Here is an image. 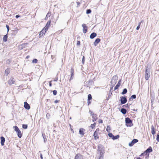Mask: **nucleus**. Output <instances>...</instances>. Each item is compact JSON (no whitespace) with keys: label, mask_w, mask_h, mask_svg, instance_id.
Wrapping results in <instances>:
<instances>
[{"label":"nucleus","mask_w":159,"mask_h":159,"mask_svg":"<svg viewBox=\"0 0 159 159\" xmlns=\"http://www.w3.org/2000/svg\"><path fill=\"white\" fill-rule=\"evenodd\" d=\"M49 85L50 87H51L52 86V83H51V82H50L49 83Z\"/></svg>","instance_id":"nucleus-59"},{"label":"nucleus","mask_w":159,"mask_h":159,"mask_svg":"<svg viewBox=\"0 0 159 159\" xmlns=\"http://www.w3.org/2000/svg\"><path fill=\"white\" fill-rule=\"evenodd\" d=\"M103 146L101 144H100L98 146V153H99L100 155H103Z\"/></svg>","instance_id":"nucleus-3"},{"label":"nucleus","mask_w":159,"mask_h":159,"mask_svg":"<svg viewBox=\"0 0 159 159\" xmlns=\"http://www.w3.org/2000/svg\"><path fill=\"white\" fill-rule=\"evenodd\" d=\"M121 81V80H120L118 82V83L117 84H120V82Z\"/></svg>","instance_id":"nucleus-57"},{"label":"nucleus","mask_w":159,"mask_h":159,"mask_svg":"<svg viewBox=\"0 0 159 159\" xmlns=\"http://www.w3.org/2000/svg\"><path fill=\"white\" fill-rule=\"evenodd\" d=\"M97 34L93 32L90 35V38L91 39H93L95 37H96L97 36Z\"/></svg>","instance_id":"nucleus-19"},{"label":"nucleus","mask_w":159,"mask_h":159,"mask_svg":"<svg viewBox=\"0 0 159 159\" xmlns=\"http://www.w3.org/2000/svg\"><path fill=\"white\" fill-rule=\"evenodd\" d=\"M91 103V102L90 100H88V104L89 105Z\"/></svg>","instance_id":"nucleus-53"},{"label":"nucleus","mask_w":159,"mask_h":159,"mask_svg":"<svg viewBox=\"0 0 159 159\" xmlns=\"http://www.w3.org/2000/svg\"><path fill=\"white\" fill-rule=\"evenodd\" d=\"M10 73V70L9 69H7L5 71V74L7 76Z\"/></svg>","instance_id":"nucleus-26"},{"label":"nucleus","mask_w":159,"mask_h":159,"mask_svg":"<svg viewBox=\"0 0 159 159\" xmlns=\"http://www.w3.org/2000/svg\"><path fill=\"white\" fill-rule=\"evenodd\" d=\"M2 42V38L1 36L0 35V44Z\"/></svg>","instance_id":"nucleus-52"},{"label":"nucleus","mask_w":159,"mask_h":159,"mask_svg":"<svg viewBox=\"0 0 159 159\" xmlns=\"http://www.w3.org/2000/svg\"><path fill=\"white\" fill-rule=\"evenodd\" d=\"M123 107H128V108H129V106L128 105V104L124 105Z\"/></svg>","instance_id":"nucleus-45"},{"label":"nucleus","mask_w":159,"mask_h":159,"mask_svg":"<svg viewBox=\"0 0 159 159\" xmlns=\"http://www.w3.org/2000/svg\"><path fill=\"white\" fill-rule=\"evenodd\" d=\"M40 157L41 159H43V156L42 153H41L40 154Z\"/></svg>","instance_id":"nucleus-54"},{"label":"nucleus","mask_w":159,"mask_h":159,"mask_svg":"<svg viewBox=\"0 0 159 159\" xmlns=\"http://www.w3.org/2000/svg\"><path fill=\"white\" fill-rule=\"evenodd\" d=\"M100 129L99 128H97L96 129V131L94 132H97V133H98L99 134H100V133H99V131H100Z\"/></svg>","instance_id":"nucleus-39"},{"label":"nucleus","mask_w":159,"mask_h":159,"mask_svg":"<svg viewBox=\"0 0 159 159\" xmlns=\"http://www.w3.org/2000/svg\"><path fill=\"white\" fill-rule=\"evenodd\" d=\"M58 80V78H56L54 80V81H57Z\"/></svg>","instance_id":"nucleus-58"},{"label":"nucleus","mask_w":159,"mask_h":159,"mask_svg":"<svg viewBox=\"0 0 159 159\" xmlns=\"http://www.w3.org/2000/svg\"><path fill=\"white\" fill-rule=\"evenodd\" d=\"M28 43H24V44H22L20 46L21 47H23L22 48H23L26 45H27Z\"/></svg>","instance_id":"nucleus-38"},{"label":"nucleus","mask_w":159,"mask_h":159,"mask_svg":"<svg viewBox=\"0 0 159 159\" xmlns=\"http://www.w3.org/2000/svg\"><path fill=\"white\" fill-rule=\"evenodd\" d=\"M1 139V145L2 146H3L4 145V143L5 142V138L3 137L2 136L0 138Z\"/></svg>","instance_id":"nucleus-18"},{"label":"nucleus","mask_w":159,"mask_h":159,"mask_svg":"<svg viewBox=\"0 0 159 159\" xmlns=\"http://www.w3.org/2000/svg\"><path fill=\"white\" fill-rule=\"evenodd\" d=\"M58 100H56L54 101V102L55 103H57L58 102Z\"/></svg>","instance_id":"nucleus-55"},{"label":"nucleus","mask_w":159,"mask_h":159,"mask_svg":"<svg viewBox=\"0 0 159 159\" xmlns=\"http://www.w3.org/2000/svg\"><path fill=\"white\" fill-rule=\"evenodd\" d=\"M51 21L50 20H49L47 23V24L45 26L44 28V29H45L46 30H48V27H49L50 25V24L51 23Z\"/></svg>","instance_id":"nucleus-16"},{"label":"nucleus","mask_w":159,"mask_h":159,"mask_svg":"<svg viewBox=\"0 0 159 159\" xmlns=\"http://www.w3.org/2000/svg\"><path fill=\"white\" fill-rule=\"evenodd\" d=\"M19 138H21L22 137V134L20 130L16 132Z\"/></svg>","instance_id":"nucleus-23"},{"label":"nucleus","mask_w":159,"mask_h":159,"mask_svg":"<svg viewBox=\"0 0 159 159\" xmlns=\"http://www.w3.org/2000/svg\"><path fill=\"white\" fill-rule=\"evenodd\" d=\"M38 61V60L36 59H34L32 61L33 63H37Z\"/></svg>","instance_id":"nucleus-35"},{"label":"nucleus","mask_w":159,"mask_h":159,"mask_svg":"<svg viewBox=\"0 0 159 159\" xmlns=\"http://www.w3.org/2000/svg\"><path fill=\"white\" fill-rule=\"evenodd\" d=\"M82 26L83 28V33L85 34L86 33L88 27L85 24H83L82 25Z\"/></svg>","instance_id":"nucleus-7"},{"label":"nucleus","mask_w":159,"mask_h":159,"mask_svg":"<svg viewBox=\"0 0 159 159\" xmlns=\"http://www.w3.org/2000/svg\"><path fill=\"white\" fill-rule=\"evenodd\" d=\"M28 43H24V44H22L20 46L21 47H23L22 48H23L26 45H27Z\"/></svg>","instance_id":"nucleus-37"},{"label":"nucleus","mask_w":159,"mask_h":159,"mask_svg":"<svg viewBox=\"0 0 159 159\" xmlns=\"http://www.w3.org/2000/svg\"><path fill=\"white\" fill-rule=\"evenodd\" d=\"M120 111L123 114H125L126 113L127 111L125 109L122 108L121 109Z\"/></svg>","instance_id":"nucleus-24"},{"label":"nucleus","mask_w":159,"mask_h":159,"mask_svg":"<svg viewBox=\"0 0 159 159\" xmlns=\"http://www.w3.org/2000/svg\"><path fill=\"white\" fill-rule=\"evenodd\" d=\"M125 123L126 124H131L132 121L129 118L127 117L125 118Z\"/></svg>","instance_id":"nucleus-11"},{"label":"nucleus","mask_w":159,"mask_h":159,"mask_svg":"<svg viewBox=\"0 0 159 159\" xmlns=\"http://www.w3.org/2000/svg\"><path fill=\"white\" fill-rule=\"evenodd\" d=\"M92 99V96L90 94H89L88 95V100H90Z\"/></svg>","instance_id":"nucleus-32"},{"label":"nucleus","mask_w":159,"mask_h":159,"mask_svg":"<svg viewBox=\"0 0 159 159\" xmlns=\"http://www.w3.org/2000/svg\"><path fill=\"white\" fill-rule=\"evenodd\" d=\"M118 76L116 75L114 76L112 78L111 80V86L113 87L115 85L117 80Z\"/></svg>","instance_id":"nucleus-2"},{"label":"nucleus","mask_w":159,"mask_h":159,"mask_svg":"<svg viewBox=\"0 0 159 159\" xmlns=\"http://www.w3.org/2000/svg\"><path fill=\"white\" fill-rule=\"evenodd\" d=\"M7 37L8 36L7 34H6L4 36L3 38V42H6L7 41Z\"/></svg>","instance_id":"nucleus-25"},{"label":"nucleus","mask_w":159,"mask_h":159,"mask_svg":"<svg viewBox=\"0 0 159 159\" xmlns=\"http://www.w3.org/2000/svg\"><path fill=\"white\" fill-rule=\"evenodd\" d=\"M6 27L7 30V31L8 32L9 30V27L8 25H6Z\"/></svg>","instance_id":"nucleus-47"},{"label":"nucleus","mask_w":159,"mask_h":159,"mask_svg":"<svg viewBox=\"0 0 159 159\" xmlns=\"http://www.w3.org/2000/svg\"><path fill=\"white\" fill-rule=\"evenodd\" d=\"M70 73H71V77H70V80H71L73 79L72 76L74 75V70L72 68L71 69Z\"/></svg>","instance_id":"nucleus-21"},{"label":"nucleus","mask_w":159,"mask_h":159,"mask_svg":"<svg viewBox=\"0 0 159 159\" xmlns=\"http://www.w3.org/2000/svg\"><path fill=\"white\" fill-rule=\"evenodd\" d=\"M20 17V16L19 15H17L16 16V18H19Z\"/></svg>","instance_id":"nucleus-56"},{"label":"nucleus","mask_w":159,"mask_h":159,"mask_svg":"<svg viewBox=\"0 0 159 159\" xmlns=\"http://www.w3.org/2000/svg\"><path fill=\"white\" fill-rule=\"evenodd\" d=\"M7 63H10V61H9V60H7Z\"/></svg>","instance_id":"nucleus-60"},{"label":"nucleus","mask_w":159,"mask_h":159,"mask_svg":"<svg viewBox=\"0 0 159 159\" xmlns=\"http://www.w3.org/2000/svg\"><path fill=\"white\" fill-rule=\"evenodd\" d=\"M127 92V89L126 88H125L123 89V91L122 92L121 94H125Z\"/></svg>","instance_id":"nucleus-27"},{"label":"nucleus","mask_w":159,"mask_h":159,"mask_svg":"<svg viewBox=\"0 0 159 159\" xmlns=\"http://www.w3.org/2000/svg\"><path fill=\"white\" fill-rule=\"evenodd\" d=\"M109 136L113 140H115L118 139L119 137V135H117L115 136L113 135L112 133H110L108 134Z\"/></svg>","instance_id":"nucleus-5"},{"label":"nucleus","mask_w":159,"mask_h":159,"mask_svg":"<svg viewBox=\"0 0 159 159\" xmlns=\"http://www.w3.org/2000/svg\"><path fill=\"white\" fill-rule=\"evenodd\" d=\"M93 125H94V126H95V125H96V123L95 122H94L93 124Z\"/></svg>","instance_id":"nucleus-64"},{"label":"nucleus","mask_w":159,"mask_h":159,"mask_svg":"<svg viewBox=\"0 0 159 159\" xmlns=\"http://www.w3.org/2000/svg\"><path fill=\"white\" fill-rule=\"evenodd\" d=\"M92 112H91V114L92 115V121L93 122L95 121L98 119L97 115L94 113L92 114Z\"/></svg>","instance_id":"nucleus-10"},{"label":"nucleus","mask_w":159,"mask_h":159,"mask_svg":"<svg viewBox=\"0 0 159 159\" xmlns=\"http://www.w3.org/2000/svg\"><path fill=\"white\" fill-rule=\"evenodd\" d=\"M15 80L13 78H11L8 81V83L9 85H11L14 83Z\"/></svg>","instance_id":"nucleus-8"},{"label":"nucleus","mask_w":159,"mask_h":159,"mask_svg":"<svg viewBox=\"0 0 159 159\" xmlns=\"http://www.w3.org/2000/svg\"><path fill=\"white\" fill-rule=\"evenodd\" d=\"M46 116L47 118H49V117L50 116V115L49 113H47L46 115Z\"/></svg>","instance_id":"nucleus-50"},{"label":"nucleus","mask_w":159,"mask_h":159,"mask_svg":"<svg viewBox=\"0 0 159 159\" xmlns=\"http://www.w3.org/2000/svg\"><path fill=\"white\" fill-rule=\"evenodd\" d=\"M13 128L14 129V130L16 132L20 130L19 129L17 126H13Z\"/></svg>","instance_id":"nucleus-30"},{"label":"nucleus","mask_w":159,"mask_h":159,"mask_svg":"<svg viewBox=\"0 0 159 159\" xmlns=\"http://www.w3.org/2000/svg\"><path fill=\"white\" fill-rule=\"evenodd\" d=\"M54 95H56L57 94V91L56 90H54L52 91Z\"/></svg>","instance_id":"nucleus-36"},{"label":"nucleus","mask_w":159,"mask_h":159,"mask_svg":"<svg viewBox=\"0 0 159 159\" xmlns=\"http://www.w3.org/2000/svg\"><path fill=\"white\" fill-rule=\"evenodd\" d=\"M85 61V58L83 56L82 58V62L83 63V64H84V62Z\"/></svg>","instance_id":"nucleus-44"},{"label":"nucleus","mask_w":159,"mask_h":159,"mask_svg":"<svg viewBox=\"0 0 159 159\" xmlns=\"http://www.w3.org/2000/svg\"><path fill=\"white\" fill-rule=\"evenodd\" d=\"M152 151V148L151 147H150L144 152V153H146V154H147L148 153L151 152Z\"/></svg>","instance_id":"nucleus-15"},{"label":"nucleus","mask_w":159,"mask_h":159,"mask_svg":"<svg viewBox=\"0 0 159 159\" xmlns=\"http://www.w3.org/2000/svg\"><path fill=\"white\" fill-rule=\"evenodd\" d=\"M80 41H77V45L78 46V45H80Z\"/></svg>","instance_id":"nucleus-49"},{"label":"nucleus","mask_w":159,"mask_h":159,"mask_svg":"<svg viewBox=\"0 0 159 159\" xmlns=\"http://www.w3.org/2000/svg\"><path fill=\"white\" fill-rule=\"evenodd\" d=\"M111 130V128L110 126L107 125L106 129L107 131L108 132H110Z\"/></svg>","instance_id":"nucleus-31"},{"label":"nucleus","mask_w":159,"mask_h":159,"mask_svg":"<svg viewBox=\"0 0 159 159\" xmlns=\"http://www.w3.org/2000/svg\"><path fill=\"white\" fill-rule=\"evenodd\" d=\"M141 24V22H140L138 25L137 26L136 28V30H138L139 29L140 27V25Z\"/></svg>","instance_id":"nucleus-41"},{"label":"nucleus","mask_w":159,"mask_h":159,"mask_svg":"<svg viewBox=\"0 0 159 159\" xmlns=\"http://www.w3.org/2000/svg\"><path fill=\"white\" fill-rule=\"evenodd\" d=\"M97 159H103V156L102 155H100V156Z\"/></svg>","instance_id":"nucleus-40"},{"label":"nucleus","mask_w":159,"mask_h":159,"mask_svg":"<svg viewBox=\"0 0 159 159\" xmlns=\"http://www.w3.org/2000/svg\"><path fill=\"white\" fill-rule=\"evenodd\" d=\"M77 6H79L80 4V3L79 2H77Z\"/></svg>","instance_id":"nucleus-61"},{"label":"nucleus","mask_w":159,"mask_h":159,"mask_svg":"<svg viewBox=\"0 0 159 159\" xmlns=\"http://www.w3.org/2000/svg\"><path fill=\"white\" fill-rule=\"evenodd\" d=\"M111 87H112L110 89V92H111V90H112V88H113V87H112V86H111Z\"/></svg>","instance_id":"nucleus-62"},{"label":"nucleus","mask_w":159,"mask_h":159,"mask_svg":"<svg viewBox=\"0 0 159 159\" xmlns=\"http://www.w3.org/2000/svg\"><path fill=\"white\" fill-rule=\"evenodd\" d=\"M50 13H49V12H48V13H47V15H46V18L47 17L50 16Z\"/></svg>","instance_id":"nucleus-51"},{"label":"nucleus","mask_w":159,"mask_h":159,"mask_svg":"<svg viewBox=\"0 0 159 159\" xmlns=\"http://www.w3.org/2000/svg\"><path fill=\"white\" fill-rule=\"evenodd\" d=\"M47 31V30H46L43 28L40 32L39 34V37L43 36L45 34Z\"/></svg>","instance_id":"nucleus-9"},{"label":"nucleus","mask_w":159,"mask_h":159,"mask_svg":"<svg viewBox=\"0 0 159 159\" xmlns=\"http://www.w3.org/2000/svg\"><path fill=\"white\" fill-rule=\"evenodd\" d=\"M120 85V84H117L114 88V90H115L117 89Z\"/></svg>","instance_id":"nucleus-29"},{"label":"nucleus","mask_w":159,"mask_h":159,"mask_svg":"<svg viewBox=\"0 0 159 159\" xmlns=\"http://www.w3.org/2000/svg\"><path fill=\"white\" fill-rule=\"evenodd\" d=\"M99 123H102V120L101 119H100L98 120Z\"/></svg>","instance_id":"nucleus-48"},{"label":"nucleus","mask_w":159,"mask_h":159,"mask_svg":"<svg viewBox=\"0 0 159 159\" xmlns=\"http://www.w3.org/2000/svg\"><path fill=\"white\" fill-rule=\"evenodd\" d=\"M157 142H159V134H158L157 135Z\"/></svg>","instance_id":"nucleus-42"},{"label":"nucleus","mask_w":159,"mask_h":159,"mask_svg":"<svg viewBox=\"0 0 159 159\" xmlns=\"http://www.w3.org/2000/svg\"><path fill=\"white\" fill-rule=\"evenodd\" d=\"M28 127V125H27L23 124L22 125V128L24 129H27Z\"/></svg>","instance_id":"nucleus-33"},{"label":"nucleus","mask_w":159,"mask_h":159,"mask_svg":"<svg viewBox=\"0 0 159 159\" xmlns=\"http://www.w3.org/2000/svg\"><path fill=\"white\" fill-rule=\"evenodd\" d=\"M91 10L90 9H87L86 10V13L87 14H89L91 13Z\"/></svg>","instance_id":"nucleus-34"},{"label":"nucleus","mask_w":159,"mask_h":159,"mask_svg":"<svg viewBox=\"0 0 159 159\" xmlns=\"http://www.w3.org/2000/svg\"><path fill=\"white\" fill-rule=\"evenodd\" d=\"M75 159H83V156L80 154L78 153L75 156Z\"/></svg>","instance_id":"nucleus-13"},{"label":"nucleus","mask_w":159,"mask_h":159,"mask_svg":"<svg viewBox=\"0 0 159 159\" xmlns=\"http://www.w3.org/2000/svg\"><path fill=\"white\" fill-rule=\"evenodd\" d=\"M152 129L151 133L152 134L154 135L155 134V129L154 128L153 125H152L151 127Z\"/></svg>","instance_id":"nucleus-22"},{"label":"nucleus","mask_w":159,"mask_h":159,"mask_svg":"<svg viewBox=\"0 0 159 159\" xmlns=\"http://www.w3.org/2000/svg\"><path fill=\"white\" fill-rule=\"evenodd\" d=\"M24 107L27 110H29L30 108V105L26 102H24Z\"/></svg>","instance_id":"nucleus-12"},{"label":"nucleus","mask_w":159,"mask_h":159,"mask_svg":"<svg viewBox=\"0 0 159 159\" xmlns=\"http://www.w3.org/2000/svg\"><path fill=\"white\" fill-rule=\"evenodd\" d=\"M100 39L99 38L95 40L93 44L94 46H96L97 44L98 43L100 42Z\"/></svg>","instance_id":"nucleus-17"},{"label":"nucleus","mask_w":159,"mask_h":159,"mask_svg":"<svg viewBox=\"0 0 159 159\" xmlns=\"http://www.w3.org/2000/svg\"><path fill=\"white\" fill-rule=\"evenodd\" d=\"M42 135L43 136V139H44V143H45L46 142V141H47V139H46V138H45L44 137V136H43V134H42Z\"/></svg>","instance_id":"nucleus-43"},{"label":"nucleus","mask_w":159,"mask_h":159,"mask_svg":"<svg viewBox=\"0 0 159 159\" xmlns=\"http://www.w3.org/2000/svg\"><path fill=\"white\" fill-rule=\"evenodd\" d=\"M98 133H97V132H94L93 134V136L94 137V139L95 140H97V139H99V136H98Z\"/></svg>","instance_id":"nucleus-20"},{"label":"nucleus","mask_w":159,"mask_h":159,"mask_svg":"<svg viewBox=\"0 0 159 159\" xmlns=\"http://www.w3.org/2000/svg\"><path fill=\"white\" fill-rule=\"evenodd\" d=\"M150 70L148 67H146L145 73V77L146 80H148L150 77Z\"/></svg>","instance_id":"nucleus-1"},{"label":"nucleus","mask_w":159,"mask_h":159,"mask_svg":"<svg viewBox=\"0 0 159 159\" xmlns=\"http://www.w3.org/2000/svg\"><path fill=\"white\" fill-rule=\"evenodd\" d=\"M90 127L92 129H93L94 128L95 126H94V125H93V124H92L90 126Z\"/></svg>","instance_id":"nucleus-46"},{"label":"nucleus","mask_w":159,"mask_h":159,"mask_svg":"<svg viewBox=\"0 0 159 159\" xmlns=\"http://www.w3.org/2000/svg\"><path fill=\"white\" fill-rule=\"evenodd\" d=\"M120 101L121 104H124L127 101V97L121 96L120 98Z\"/></svg>","instance_id":"nucleus-4"},{"label":"nucleus","mask_w":159,"mask_h":159,"mask_svg":"<svg viewBox=\"0 0 159 159\" xmlns=\"http://www.w3.org/2000/svg\"><path fill=\"white\" fill-rule=\"evenodd\" d=\"M136 98V95L135 94L131 96L130 98L129 99V101H131L133 99H135Z\"/></svg>","instance_id":"nucleus-28"},{"label":"nucleus","mask_w":159,"mask_h":159,"mask_svg":"<svg viewBox=\"0 0 159 159\" xmlns=\"http://www.w3.org/2000/svg\"><path fill=\"white\" fill-rule=\"evenodd\" d=\"M85 131V130L83 128H80L79 129V134L81 135V136L84 135V132Z\"/></svg>","instance_id":"nucleus-14"},{"label":"nucleus","mask_w":159,"mask_h":159,"mask_svg":"<svg viewBox=\"0 0 159 159\" xmlns=\"http://www.w3.org/2000/svg\"><path fill=\"white\" fill-rule=\"evenodd\" d=\"M144 153H142L140 156L141 157Z\"/></svg>","instance_id":"nucleus-63"},{"label":"nucleus","mask_w":159,"mask_h":159,"mask_svg":"<svg viewBox=\"0 0 159 159\" xmlns=\"http://www.w3.org/2000/svg\"><path fill=\"white\" fill-rule=\"evenodd\" d=\"M138 141L137 139H134L130 143H129V145L130 147L132 146L135 143L138 142Z\"/></svg>","instance_id":"nucleus-6"}]
</instances>
